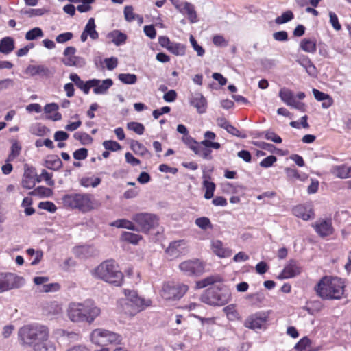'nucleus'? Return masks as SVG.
Segmentation results:
<instances>
[{"mask_svg": "<svg viewBox=\"0 0 351 351\" xmlns=\"http://www.w3.org/2000/svg\"><path fill=\"white\" fill-rule=\"evenodd\" d=\"M276 156L274 155H270L261 161L260 166L264 168H269L271 167L274 165V163L276 162Z\"/></svg>", "mask_w": 351, "mask_h": 351, "instance_id": "58", "label": "nucleus"}, {"mask_svg": "<svg viewBox=\"0 0 351 351\" xmlns=\"http://www.w3.org/2000/svg\"><path fill=\"white\" fill-rule=\"evenodd\" d=\"M73 137L84 145H89L93 142V138L85 132H75Z\"/></svg>", "mask_w": 351, "mask_h": 351, "instance_id": "43", "label": "nucleus"}, {"mask_svg": "<svg viewBox=\"0 0 351 351\" xmlns=\"http://www.w3.org/2000/svg\"><path fill=\"white\" fill-rule=\"evenodd\" d=\"M18 335L21 345L32 347L34 351H56L55 343L49 339V330L45 326L25 325L19 330Z\"/></svg>", "mask_w": 351, "mask_h": 351, "instance_id": "1", "label": "nucleus"}, {"mask_svg": "<svg viewBox=\"0 0 351 351\" xmlns=\"http://www.w3.org/2000/svg\"><path fill=\"white\" fill-rule=\"evenodd\" d=\"M130 148L137 155L145 156L149 153L147 149L138 141L132 140L130 143Z\"/></svg>", "mask_w": 351, "mask_h": 351, "instance_id": "36", "label": "nucleus"}, {"mask_svg": "<svg viewBox=\"0 0 351 351\" xmlns=\"http://www.w3.org/2000/svg\"><path fill=\"white\" fill-rule=\"evenodd\" d=\"M75 52L76 49L74 47H66L63 52L64 58L62 59V62L66 66L82 68L86 62L84 58L75 56Z\"/></svg>", "mask_w": 351, "mask_h": 351, "instance_id": "12", "label": "nucleus"}, {"mask_svg": "<svg viewBox=\"0 0 351 351\" xmlns=\"http://www.w3.org/2000/svg\"><path fill=\"white\" fill-rule=\"evenodd\" d=\"M344 282L338 277L324 276L315 287L317 295L322 299L338 300L344 293Z\"/></svg>", "mask_w": 351, "mask_h": 351, "instance_id": "3", "label": "nucleus"}, {"mask_svg": "<svg viewBox=\"0 0 351 351\" xmlns=\"http://www.w3.org/2000/svg\"><path fill=\"white\" fill-rule=\"evenodd\" d=\"M101 314V308L92 300L83 302H72L68 308V316L73 322L92 324Z\"/></svg>", "mask_w": 351, "mask_h": 351, "instance_id": "2", "label": "nucleus"}, {"mask_svg": "<svg viewBox=\"0 0 351 351\" xmlns=\"http://www.w3.org/2000/svg\"><path fill=\"white\" fill-rule=\"evenodd\" d=\"M32 195H40L44 197H49L52 194V190L45 186H38L31 193Z\"/></svg>", "mask_w": 351, "mask_h": 351, "instance_id": "51", "label": "nucleus"}, {"mask_svg": "<svg viewBox=\"0 0 351 351\" xmlns=\"http://www.w3.org/2000/svg\"><path fill=\"white\" fill-rule=\"evenodd\" d=\"M179 268L187 276H199L204 271V265L198 259L182 262L179 265Z\"/></svg>", "mask_w": 351, "mask_h": 351, "instance_id": "13", "label": "nucleus"}, {"mask_svg": "<svg viewBox=\"0 0 351 351\" xmlns=\"http://www.w3.org/2000/svg\"><path fill=\"white\" fill-rule=\"evenodd\" d=\"M133 10H134V9L132 5H126L124 8V11H123L124 17H125V19L128 22H131V21H134V19H136V14H135L133 12Z\"/></svg>", "mask_w": 351, "mask_h": 351, "instance_id": "56", "label": "nucleus"}, {"mask_svg": "<svg viewBox=\"0 0 351 351\" xmlns=\"http://www.w3.org/2000/svg\"><path fill=\"white\" fill-rule=\"evenodd\" d=\"M213 43L216 47H226L228 45V41L221 35L217 34L213 38Z\"/></svg>", "mask_w": 351, "mask_h": 351, "instance_id": "61", "label": "nucleus"}, {"mask_svg": "<svg viewBox=\"0 0 351 351\" xmlns=\"http://www.w3.org/2000/svg\"><path fill=\"white\" fill-rule=\"evenodd\" d=\"M143 239L142 236L136 233L124 231L121 234V239L123 241L136 245Z\"/></svg>", "mask_w": 351, "mask_h": 351, "instance_id": "34", "label": "nucleus"}, {"mask_svg": "<svg viewBox=\"0 0 351 351\" xmlns=\"http://www.w3.org/2000/svg\"><path fill=\"white\" fill-rule=\"evenodd\" d=\"M279 97L281 100L289 106H290L295 100L293 92L285 87L282 88L280 90Z\"/></svg>", "mask_w": 351, "mask_h": 351, "instance_id": "30", "label": "nucleus"}, {"mask_svg": "<svg viewBox=\"0 0 351 351\" xmlns=\"http://www.w3.org/2000/svg\"><path fill=\"white\" fill-rule=\"evenodd\" d=\"M183 10L187 14L188 19L191 23H194L197 21V13L193 5L189 2H185Z\"/></svg>", "mask_w": 351, "mask_h": 351, "instance_id": "37", "label": "nucleus"}, {"mask_svg": "<svg viewBox=\"0 0 351 351\" xmlns=\"http://www.w3.org/2000/svg\"><path fill=\"white\" fill-rule=\"evenodd\" d=\"M93 88V93L95 95H106L108 89L113 85V81L110 78L103 80L99 79H91L90 83Z\"/></svg>", "mask_w": 351, "mask_h": 351, "instance_id": "15", "label": "nucleus"}, {"mask_svg": "<svg viewBox=\"0 0 351 351\" xmlns=\"http://www.w3.org/2000/svg\"><path fill=\"white\" fill-rule=\"evenodd\" d=\"M95 276L102 280L120 286L123 280V274L119 270V266L112 260L101 263L95 269Z\"/></svg>", "mask_w": 351, "mask_h": 351, "instance_id": "4", "label": "nucleus"}, {"mask_svg": "<svg viewBox=\"0 0 351 351\" xmlns=\"http://www.w3.org/2000/svg\"><path fill=\"white\" fill-rule=\"evenodd\" d=\"M184 245L185 243L183 240L172 241L165 252L171 258L178 257L184 252Z\"/></svg>", "mask_w": 351, "mask_h": 351, "instance_id": "20", "label": "nucleus"}, {"mask_svg": "<svg viewBox=\"0 0 351 351\" xmlns=\"http://www.w3.org/2000/svg\"><path fill=\"white\" fill-rule=\"evenodd\" d=\"M47 10L44 8H30L25 12V14L28 15L29 17L38 16L43 15Z\"/></svg>", "mask_w": 351, "mask_h": 351, "instance_id": "63", "label": "nucleus"}, {"mask_svg": "<svg viewBox=\"0 0 351 351\" xmlns=\"http://www.w3.org/2000/svg\"><path fill=\"white\" fill-rule=\"evenodd\" d=\"M43 36V32L40 27H34L29 30L25 34V39L27 40H34L38 38Z\"/></svg>", "mask_w": 351, "mask_h": 351, "instance_id": "45", "label": "nucleus"}, {"mask_svg": "<svg viewBox=\"0 0 351 351\" xmlns=\"http://www.w3.org/2000/svg\"><path fill=\"white\" fill-rule=\"evenodd\" d=\"M212 249L213 252L220 258L229 257L232 254V250L225 247L223 243L219 240H215L212 242Z\"/></svg>", "mask_w": 351, "mask_h": 351, "instance_id": "21", "label": "nucleus"}, {"mask_svg": "<svg viewBox=\"0 0 351 351\" xmlns=\"http://www.w3.org/2000/svg\"><path fill=\"white\" fill-rule=\"evenodd\" d=\"M25 283L24 278L13 273L0 272V293L19 289Z\"/></svg>", "mask_w": 351, "mask_h": 351, "instance_id": "11", "label": "nucleus"}, {"mask_svg": "<svg viewBox=\"0 0 351 351\" xmlns=\"http://www.w3.org/2000/svg\"><path fill=\"white\" fill-rule=\"evenodd\" d=\"M94 248L90 245H81L74 248V254L80 258H87L93 254Z\"/></svg>", "mask_w": 351, "mask_h": 351, "instance_id": "33", "label": "nucleus"}, {"mask_svg": "<svg viewBox=\"0 0 351 351\" xmlns=\"http://www.w3.org/2000/svg\"><path fill=\"white\" fill-rule=\"evenodd\" d=\"M222 278L219 275H212L196 282V288L202 289L217 282H221Z\"/></svg>", "mask_w": 351, "mask_h": 351, "instance_id": "25", "label": "nucleus"}, {"mask_svg": "<svg viewBox=\"0 0 351 351\" xmlns=\"http://www.w3.org/2000/svg\"><path fill=\"white\" fill-rule=\"evenodd\" d=\"M101 178H82L80 180V184L84 187L92 186L97 187L101 183Z\"/></svg>", "mask_w": 351, "mask_h": 351, "instance_id": "42", "label": "nucleus"}, {"mask_svg": "<svg viewBox=\"0 0 351 351\" xmlns=\"http://www.w3.org/2000/svg\"><path fill=\"white\" fill-rule=\"evenodd\" d=\"M295 61L303 68H305L312 62L307 56L304 54L297 55Z\"/></svg>", "mask_w": 351, "mask_h": 351, "instance_id": "62", "label": "nucleus"}, {"mask_svg": "<svg viewBox=\"0 0 351 351\" xmlns=\"http://www.w3.org/2000/svg\"><path fill=\"white\" fill-rule=\"evenodd\" d=\"M93 343L98 346H105L108 343H117L121 340L119 335L101 328L95 329L90 335Z\"/></svg>", "mask_w": 351, "mask_h": 351, "instance_id": "9", "label": "nucleus"}, {"mask_svg": "<svg viewBox=\"0 0 351 351\" xmlns=\"http://www.w3.org/2000/svg\"><path fill=\"white\" fill-rule=\"evenodd\" d=\"M65 206L86 212L92 208L90 195L81 193L66 194L62 197Z\"/></svg>", "mask_w": 351, "mask_h": 351, "instance_id": "7", "label": "nucleus"}, {"mask_svg": "<svg viewBox=\"0 0 351 351\" xmlns=\"http://www.w3.org/2000/svg\"><path fill=\"white\" fill-rule=\"evenodd\" d=\"M38 208L40 209H43L47 210L49 213H55L57 210L56 206L51 202L46 201V202H40L38 204Z\"/></svg>", "mask_w": 351, "mask_h": 351, "instance_id": "54", "label": "nucleus"}, {"mask_svg": "<svg viewBox=\"0 0 351 351\" xmlns=\"http://www.w3.org/2000/svg\"><path fill=\"white\" fill-rule=\"evenodd\" d=\"M110 226L116 227L117 228H125L133 231L139 230V229L134 224L133 222L125 219L115 220L110 223Z\"/></svg>", "mask_w": 351, "mask_h": 351, "instance_id": "26", "label": "nucleus"}, {"mask_svg": "<svg viewBox=\"0 0 351 351\" xmlns=\"http://www.w3.org/2000/svg\"><path fill=\"white\" fill-rule=\"evenodd\" d=\"M69 79L75 84V86L80 88L84 94H88L90 92V83L91 80H87L86 82L82 80L80 76L77 73H71L69 75Z\"/></svg>", "mask_w": 351, "mask_h": 351, "instance_id": "22", "label": "nucleus"}, {"mask_svg": "<svg viewBox=\"0 0 351 351\" xmlns=\"http://www.w3.org/2000/svg\"><path fill=\"white\" fill-rule=\"evenodd\" d=\"M211 152V149H209L208 147L202 145V141L199 143L195 149L194 150V153L196 155H198L206 160L212 159Z\"/></svg>", "mask_w": 351, "mask_h": 351, "instance_id": "35", "label": "nucleus"}, {"mask_svg": "<svg viewBox=\"0 0 351 351\" xmlns=\"http://www.w3.org/2000/svg\"><path fill=\"white\" fill-rule=\"evenodd\" d=\"M311 343L308 337H304L295 345L294 348L298 351H311Z\"/></svg>", "mask_w": 351, "mask_h": 351, "instance_id": "39", "label": "nucleus"}, {"mask_svg": "<svg viewBox=\"0 0 351 351\" xmlns=\"http://www.w3.org/2000/svg\"><path fill=\"white\" fill-rule=\"evenodd\" d=\"M106 68L109 71H112L117 66L118 59L115 57L107 58L104 59Z\"/></svg>", "mask_w": 351, "mask_h": 351, "instance_id": "64", "label": "nucleus"}, {"mask_svg": "<svg viewBox=\"0 0 351 351\" xmlns=\"http://www.w3.org/2000/svg\"><path fill=\"white\" fill-rule=\"evenodd\" d=\"M45 167L51 170L58 171L62 167V162L57 156H51L45 160Z\"/></svg>", "mask_w": 351, "mask_h": 351, "instance_id": "32", "label": "nucleus"}, {"mask_svg": "<svg viewBox=\"0 0 351 351\" xmlns=\"http://www.w3.org/2000/svg\"><path fill=\"white\" fill-rule=\"evenodd\" d=\"M300 48L309 53H314L317 49L316 41L311 38H303L300 43Z\"/></svg>", "mask_w": 351, "mask_h": 351, "instance_id": "29", "label": "nucleus"}, {"mask_svg": "<svg viewBox=\"0 0 351 351\" xmlns=\"http://www.w3.org/2000/svg\"><path fill=\"white\" fill-rule=\"evenodd\" d=\"M314 97L319 101H322V106L323 108H328L333 104L332 98L326 93H324L316 88L312 90Z\"/></svg>", "mask_w": 351, "mask_h": 351, "instance_id": "23", "label": "nucleus"}, {"mask_svg": "<svg viewBox=\"0 0 351 351\" xmlns=\"http://www.w3.org/2000/svg\"><path fill=\"white\" fill-rule=\"evenodd\" d=\"M128 129L134 131L137 134L141 135L145 131L144 125L138 122L132 121L127 124Z\"/></svg>", "mask_w": 351, "mask_h": 351, "instance_id": "49", "label": "nucleus"}, {"mask_svg": "<svg viewBox=\"0 0 351 351\" xmlns=\"http://www.w3.org/2000/svg\"><path fill=\"white\" fill-rule=\"evenodd\" d=\"M49 130L46 126L42 125L41 123H37L35 126L34 130L32 132L34 134L37 136H44L45 135Z\"/></svg>", "mask_w": 351, "mask_h": 351, "instance_id": "59", "label": "nucleus"}, {"mask_svg": "<svg viewBox=\"0 0 351 351\" xmlns=\"http://www.w3.org/2000/svg\"><path fill=\"white\" fill-rule=\"evenodd\" d=\"M124 293L126 298L121 300L120 304L126 313L134 315L151 304L149 300L139 297L135 291L125 289Z\"/></svg>", "mask_w": 351, "mask_h": 351, "instance_id": "6", "label": "nucleus"}, {"mask_svg": "<svg viewBox=\"0 0 351 351\" xmlns=\"http://www.w3.org/2000/svg\"><path fill=\"white\" fill-rule=\"evenodd\" d=\"M231 299V292L225 285L220 284L206 289L202 295V300L212 306H223Z\"/></svg>", "mask_w": 351, "mask_h": 351, "instance_id": "5", "label": "nucleus"}, {"mask_svg": "<svg viewBox=\"0 0 351 351\" xmlns=\"http://www.w3.org/2000/svg\"><path fill=\"white\" fill-rule=\"evenodd\" d=\"M332 173L341 179L351 178V167L345 165L335 166Z\"/></svg>", "mask_w": 351, "mask_h": 351, "instance_id": "28", "label": "nucleus"}, {"mask_svg": "<svg viewBox=\"0 0 351 351\" xmlns=\"http://www.w3.org/2000/svg\"><path fill=\"white\" fill-rule=\"evenodd\" d=\"M330 23L336 31L341 29V25L339 22L337 15L332 12H329Z\"/></svg>", "mask_w": 351, "mask_h": 351, "instance_id": "57", "label": "nucleus"}, {"mask_svg": "<svg viewBox=\"0 0 351 351\" xmlns=\"http://www.w3.org/2000/svg\"><path fill=\"white\" fill-rule=\"evenodd\" d=\"M14 49V40L13 38L6 36L0 40V52L9 54Z\"/></svg>", "mask_w": 351, "mask_h": 351, "instance_id": "24", "label": "nucleus"}, {"mask_svg": "<svg viewBox=\"0 0 351 351\" xmlns=\"http://www.w3.org/2000/svg\"><path fill=\"white\" fill-rule=\"evenodd\" d=\"M132 219L139 226L142 232L147 233L158 224V217L152 213H138L134 214Z\"/></svg>", "mask_w": 351, "mask_h": 351, "instance_id": "10", "label": "nucleus"}, {"mask_svg": "<svg viewBox=\"0 0 351 351\" xmlns=\"http://www.w3.org/2000/svg\"><path fill=\"white\" fill-rule=\"evenodd\" d=\"M195 224L202 230H206L212 228L210 219L206 217H199L195 219Z\"/></svg>", "mask_w": 351, "mask_h": 351, "instance_id": "50", "label": "nucleus"}, {"mask_svg": "<svg viewBox=\"0 0 351 351\" xmlns=\"http://www.w3.org/2000/svg\"><path fill=\"white\" fill-rule=\"evenodd\" d=\"M118 78L125 84H134L137 81V76L132 73H120Z\"/></svg>", "mask_w": 351, "mask_h": 351, "instance_id": "41", "label": "nucleus"}, {"mask_svg": "<svg viewBox=\"0 0 351 351\" xmlns=\"http://www.w3.org/2000/svg\"><path fill=\"white\" fill-rule=\"evenodd\" d=\"M102 145L106 150L111 152H117L121 149V145L117 141L112 140L104 141Z\"/></svg>", "mask_w": 351, "mask_h": 351, "instance_id": "48", "label": "nucleus"}, {"mask_svg": "<svg viewBox=\"0 0 351 351\" xmlns=\"http://www.w3.org/2000/svg\"><path fill=\"white\" fill-rule=\"evenodd\" d=\"M294 18V14L292 11L287 10L284 12L280 16H278L275 19V22L277 24H284L291 21Z\"/></svg>", "mask_w": 351, "mask_h": 351, "instance_id": "44", "label": "nucleus"}, {"mask_svg": "<svg viewBox=\"0 0 351 351\" xmlns=\"http://www.w3.org/2000/svg\"><path fill=\"white\" fill-rule=\"evenodd\" d=\"M203 186L206 189L204 193V198L206 199H211L214 195V192L215 190V184L213 182L208 181V178H210L206 173L203 174Z\"/></svg>", "mask_w": 351, "mask_h": 351, "instance_id": "27", "label": "nucleus"}, {"mask_svg": "<svg viewBox=\"0 0 351 351\" xmlns=\"http://www.w3.org/2000/svg\"><path fill=\"white\" fill-rule=\"evenodd\" d=\"M268 319V313L265 312L256 313L247 318L245 326L252 330L265 328Z\"/></svg>", "mask_w": 351, "mask_h": 351, "instance_id": "14", "label": "nucleus"}, {"mask_svg": "<svg viewBox=\"0 0 351 351\" xmlns=\"http://www.w3.org/2000/svg\"><path fill=\"white\" fill-rule=\"evenodd\" d=\"M293 213L297 217L303 220H308L314 215L313 208L311 205L300 204L293 208Z\"/></svg>", "mask_w": 351, "mask_h": 351, "instance_id": "19", "label": "nucleus"}, {"mask_svg": "<svg viewBox=\"0 0 351 351\" xmlns=\"http://www.w3.org/2000/svg\"><path fill=\"white\" fill-rule=\"evenodd\" d=\"M167 50L176 56L185 55V46L181 43L171 42Z\"/></svg>", "mask_w": 351, "mask_h": 351, "instance_id": "38", "label": "nucleus"}, {"mask_svg": "<svg viewBox=\"0 0 351 351\" xmlns=\"http://www.w3.org/2000/svg\"><path fill=\"white\" fill-rule=\"evenodd\" d=\"M108 37L112 39V42L116 46H120L123 45L125 43L127 39L126 34L119 30H114L109 33Z\"/></svg>", "mask_w": 351, "mask_h": 351, "instance_id": "31", "label": "nucleus"}, {"mask_svg": "<svg viewBox=\"0 0 351 351\" xmlns=\"http://www.w3.org/2000/svg\"><path fill=\"white\" fill-rule=\"evenodd\" d=\"M301 271V268L294 260H291L289 263L284 267L282 271L278 276L279 279L291 278L298 275Z\"/></svg>", "mask_w": 351, "mask_h": 351, "instance_id": "17", "label": "nucleus"}, {"mask_svg": "<svg viewBox=\"0 0 351 351\" xmlns=\"http://www.w3.org/2000/svg\"><path fill=\"white\" fill-rule=\"evenodd\" d=\"M264 135L265 139L271 141L275 143H281L282 141V138L271 130H267L261 132L259 134V137Z\"/></svg>", "mask_w": 351, "mask_h": 351, "instance_id": "40", "label": "nucleus"}, {"mask_svg": "<svg viewBox=\"0 0 351 351\" xmlns=\"http://www.w3.org/2000/svg\"><path fill=\"white\" fill-rule=\"evenodd\" d=\"M189 40L193 49L197 52V56L201 57L203 56L205 53V50L197 43L193 36L191 35Z\"/></svg>", "mask_w": 351, "mask_h": 351, "instance_id": "53", "label": "nucleus"}, {"mask_svg": "<svg viewBox=\"0 0 351 351\" xmlns=\"http://www.w3.org/2000/svg\"><path fill=\"white\" fill-rule=\"evenodd\" d=\"M190 104L197 109L199 114L206 112L207 101L201 93L192 94L189 99Z\"/></svg>", "mask_w": 351, "mask_h": 351, "instance_id": "18", "label": "nucleus"}, {"mask_svg": "<svg viewBox=\"0 0 351 351\" xmlns=\"http://www.w3.org/2000/svg\"><path fill=\"white\" fill-rule=\"evenodd\" d=\"M60 288V286L57 282L49 283L43 285L42 287H38V291L40 292L49 293V292H56L58 291Z\"/></svg>", "mask_w": 351, "mask_h": 351, "instance_id": "47", "label": "nucleus"}, {"mask_svg": "<svg viewBox=\"0 0 351 351\" xmlns=\"http://www.w3.org/2000/svg\"><path fill=\"white\" fill-rule=\"evenodd\" d=\"M316 232L320 237H326L332 234L333 228L330 219H319L313 226Z\"/></svg>", "mask_w": 351, "mask_h": 351, "instance_id": "16", "label": "nucleus"}, {"mask_svg": "<svg viewBox=\"0 0 351 351\" xmlns=\"http://www.w3.org/2000/svg\"><path fill=\"white\" fill-rule=\"evenodd\" d=\"M188 291V286L175 282H167L163 284L161 296L166 300H178Z\"/></svg>", "mask_w": 351, "mask_h": 351, "instance_id": "8", "label": "nucleus"}, {"mask_svg": "<svg viewBox=\"0 0 351 351\" xmlns=\"http://www.w3.org/2000/svg\"><path fill=\"white\" fill-rule=\"evenodd\" d=\"M73 34L72 32H67L58 35L56 41L58 43H64L72 39Z\"/></svg>", "mask_w": 351, "mask_h": 351, "instance_id": "60", "label": "nucleus"}, {"mask_svg": "<svg viewBox=\"0 0 351 351\" xmlns=\"http://www.w3.org/2000/svg\"><path fill=\"white\" fill-rule=\"evenodd\" d=\"M182 141L193 152L195 149L197 145L199 144V142H197L196 140H195L193 137H191L189 135L183 136L182 138Z\"/></svg>", "mask_w": 351, "mask_h": 351, "instance_id": "52", "label": "nucleus"}, {"mask_svg": "<svg viewBox=\"0 0 351 351\" xmlns=\"http://www.w3.org/2000/svg\"><path fill=\"white\" fill-rule=\"evenodd\" d=\"M55 73L54 69H51L43 64H39L38 75L40 77L49 79L53 76Z\"/></svg>", "mask_w": 351, "mask_h": 351, "instance_id": "46", "label": "nucleus"}, {"mask_svg": "<svg viewBox=\"0 0 351 351\" xmlns=\"http://www.w3.org/2000/svg\"><path fill=\"white\" fill-rule=\"evenodd\" d=\"M73 158L77 160H82L88 156V149L82 147L76 149L73 154Z\"/></svg>", "mask_w": 351, "mask_h": 351, "instance_id": "55", "label": "nucleus"}]
</instances>
